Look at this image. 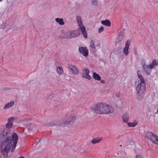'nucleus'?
I'll return each mask as SVG.
<instances>
[{
    "label": "nucleus",
    "instance_id": "6e6552de",
    "mask_svg": "<svg viewBox=\"0 0 158 158\" xmlns=\"http://www.w3.org/2000/svg\"><path fill=\"white\" fill-rule=\"evenodd\" d=\"M131 40H128L126 41L125 46L123 49V52L124 54L126 55H127L129 54L128 49L130 44Z\"/></svg>",
    "mask_w": 158,
    "mask_h": 158
},
{
    "label": "nucleus",
    "instance_id": "ddd939ff",
    "mask_svg": "<svg viewBox=\"0 0 158 158\" xmlns=\"http://www.w3.org/2000/svg\"><path fill=\"white\" fill-rule=\"evenodd\" d=\"M14 103L15 102L14 101H11L10 102L6 104L3 107V109H6L10 107L13 106L14 104Z\"/></svg>",
    "mask_w": 158,
    "mask_h": 158
},
{
    "label": "nucleus",
    "instance_id": "2eb2a0df",
    "mask_svg": "<svg viewBox=\"0 0 158 158\" xmlns=\"http://www.w3.org/2000/svg\"><path fill=\"white\" fill-rule=\"evenodd\" d=\"M93 77L95 80L98 81H100L101 80V77L100 75L95 72H94L93 73Z\"/></svg>",
    "mask_w": 158,
    "mask_h": 158
},
{
    "label": "nucleus",
    "instance_id": "4c0bfd02",
    "mask_svg": "<svg viewBox=\"0 0 158 158\" xmlns=\"http://www.w3.org/2000/svg\"><path fill=\"white\" fill-rule=\"evenodd\" d=\"M29 125L30 126L31 125H32V123H29Z\"/></svg>",
    "mask_w": 158,
    "mask_h": 158
},
{
    "label": "nucleus",
    "instance_id": "4be33fe9",
    "mask_svg": "<svg viewBox=\"0 0 158 158\" xmlns=\"http://www.w3.org/2000/svg\"><path fill=\"white\" fill-rule=\"evenodd\" d=\"M8 132L7 130L5 129L2 131L0 135L3 137H5L6 136H8Z\"/></svg>",
    "mask_w": 158,
    "mask_h": 158
},
{
    "label": "nucleus",
    "instance_id": "a19ab883",
    "mask_svg": "<svg viewBox=\"0 0 158 158\" xmlns=\"http://www.w3.org/2000/svg\"><path fill=\"white\" fill-rule=\"evenodd\" d=\"M2 0H0V2H1L2 1Z\"/></svg>",
    "mask_w": 158,
    "mask_h": 158
},
{
    "label": "nucleus",
    "instance_id": "2f4dec72",
    "mask_svg": "<svg viewBox=\"0 0 158 158\" xmlns=\"http://www.w3.org/2000/svg\"><path fill=\"white\" fill-rule=\"evenodd\" d=\"M55 65L56 66L57 68V67L60 66H61L59 63L57 61H56L55 62Z\"/></svg>",
    "mask_w": 158,
    "mask_h": 158
},
{
    "label": "nucleus",
    "instance_id": "7ed1b4c3",
    "mask_svg": "<svg viewBox=\"0 0 158 158\" xmlns=\"http://www.w3.org/2000/svg\"><path fill=\"white\" fill-rule=\"evenodd\" d=\"M93 110L97 114H104L112 113L114 110L112 107L102 103H98L93 109Z\"/></svg>",
    "mask_w": 158,
    "mask_h": 158
},
{
    "label": "nucleus",
    "instance_id": "f03ea898",
    "mask_svg": "<svg viewBox=\"0 0 158 158\" xmlns=\"http://www.w3.org/2000/svg\"><path fill=\"white\" fill-rule=\"evenodd\" d=\"M137 75L140 80V82L136 86V94L138 99L141 100L143 98L146 91V83L143 76L138 72Z\"/></svg>",
    "mask_w": 158,
    "mask_h": 158
},
{
    "label": "nucleus",
    "instance_id": "5701e85b",
    "mask_svg": "<svg viewBox=\"0 0 158 158\" xmlns=\"http://www.w3.org/2000/svg\"><path fill=\"white\" fill-rule=\"evenodd\" d=\"M57 71L59 74H62L63 73V70L61 66H60L57 67Z\"/></svg>",
    "mask_w": 158,
    "mask_h": 158
},
{
    "label": "nucleus",
    "instance_id": "aec40b11",
    "mask_svg": "<svg viewBox=\"0 0 158 158\" xmlns=\"http://www.w3.org/2000/svg\"><path fill=\"white\" fill-rule=\"evenodd\" d=\"M55 21L60 25L64 24V23L62 18H56L55 19Z\"/></svg>",
    "mask_w": 158,
    "mask_h": 158
},
{
    "label": "nucleus",
    "instance_id": "79ce46f5",
    "mask_svg": "<svg viewBox=\"0 0 158 158\" xmlns=\"http://www.w3.org/2000/svg\"><path fill=\"white\" fill-rule=\"evenodd\" d=\"M157 145H158V143L157 144Z\"/></svg>",
    "mask_w": 158,
    "mask_h": 158
},
{
    "label": "nucleus",
    "instance_id": "393cba45",
    "mask_svg": "<svg viewBox=\"0 0 158 158\" xmlns=\"http://www.w3.org/2000/svg\"><path fill=\"white\" fill-rule=\"evenodd\" d=\"M71 70L74 74H78V71L76 66H74Z\"/></svg>",
    "mask_w": 158,
    "mask_h": 158
},
{
    "label": "nucleus",
    "instance_id": "1a4fd4ad",
    "mask_svg": "<svg viewBox=\"0 0 158 158\" xmlns=\"http://www.w3.org/2000/svg\"><path fill=\"white\" fill-rule=\"evenodd\" d=\"M124 36V35L123 34V32L122 31H120L118 34V37L116 41V43H118L120 42L123 39Z\"/></svg>",
    "mask_w": 158,
    "mask_h": 158
},
{
    "label": "nucleus",
    "instance_id": "412c9836",
    "mask_svg": "<svg viewBox=\"0 0 158 158\" xmlns=\"http://www.w3.org/2000/svg\"><path fill=\"white\" fill-rule=\"evenodd\" d=\"M138 124V122L135 120L133 123H127V125L129 127H134Z\"/></svg>",
    "mask_w": 158,
    "mask_h": 158
},
{
    "label": "nucleus",
    "instance_id": "e433bc0d",
    "mask_svg": "<svg viewBox=\"0 0 158 158\" xmlns=\"http://www.w3.org/2000/svg\"><path fill=\"white\" fill-rule=\"evenodd\" d=\"M154 2V3L156 4V3L157 2L155 1V2Z\"/></svg>",
    "mask_w": 158,
    "mask_h": 158
},
{
    "label": "nucleus",
    "instance_id": "bb28decb",
    "mask_svg": "<svg viewBox=\"0 0 158 158\" xmlns=\"http://www.w3.org/2000/svg\"><path fill=\"white\" fill-rule=\"evenodd\" d=\"M90 46L92 48H93L94 49L95 48V46L94 45V41L93 40H91L90 41Z\"/></svg>",
    "mask_w": 158,
    "mask_h": 158
},
{
    "label": "nucleus",
    "instance_id": "20e7f679",
    "mask_svg": "<svg viewBox=\"0 0 158 158\" xmlns=\"http://www.w3.org/2000/svg\"><path fill=\"white\" fill-rule=\"evenodd\" d=\"M77 23L84 37L86 38L87 37V32L85 30V27L83 25L81 17L79 16H78L77 17Z\"/></svg>",
    "mask_w": 158,
    "mask_h": 158
},
{
    "label": "nucleus",
    "instance_id": "9b49d317",
    "mask_svg": "<svg viewBox=\"0 0 158 158\" xmlns=\"http://www.w3.org/2000/svg\"><path fill=\"white\" fill-rule=\"evenodd\" d=\"M143 68L146 73L148 75H150L151 72V69L148 65L143 64Z\"/></svg>",
    "mask_w": 158,
    "mask_h": 158
},
{
    "label": "nucleus",
    "instance_id": "a211bd4d",
    "mask_svg": "<svg viewBox=\"0 0 158 158\" xmlns=\"http://www.w3.org/2000/svg\"><path fill=\"white\" fill-rule=\"evenodd\" d=\"M58 125H60V121L59 120H58L55 122H51L48 124V125L49 126H54Z\"/></svg>",
    "mask_w": 158,
    "mask_h": 158
},
{
    "label": "nucleus",
    "instance_id": "9d476101",
    "mask_svg": "<svg viewBox=\"0 0 158 158\" xmlns=\"http://www.w3.org/2000/svg\"><path fill=\"white\" fill-rule=\"evenodd\" d=\"M75 120V116L74 114H73L71 117L70 119L67 120H65L64 122V124H71Z\"/></svg>",
    "mask_w": 158,
    "mask_h": 158
},
{
    "label": "nucleus",
    "instance_id": "dca6fc26",
    "mask_svg": "<svg viewBox=\"0 0 158 158\" xmlns=\"http://www.w3.org/2000/svg\"><path fill=\"white\" fill-rule=\"evenodd\" d=\"M158 65V62L156 60H154L152 61L151 64L148 65L150 69H152L154 66Z\"/></svg>",
    "mask_w": 158,
    "mask_h": 158
},
{
    "label": "nucleus",
    "instance_id": "b1692460",
    "mask_svg": "<svg viewBox=\"0 0 158 158\" xmlns=\"http://www.w3.org/2000/svg\"><path fill=\"white\" fill-rule=\"evenodd\" d=\"M153 133L152 132H148L145 133V136L148 139H152L151 137Z\"/></svg>",
    "mask_w": 158,
    "mask_h": 158
},
{
    "label": "nucleus",
    "instance_id": "c85d7f7f",
    "mask_svg": "<svg viewBox=\"0 0 158 158\" xmlns=\"http://www.w3.org/2000/svg\"><path fill=\"white\" fill-rule=\"evenodd\" d=\"M14 118L12 117L9 118L8 120V122L13 123Z\"/></svg>",
    "mask_w": 158,
    "mask_h": 158
},
{
    "label": "nucleus",
    "instance_id": "a878e982",
    "mask_svg": "<svg viewBox=\"0 0 158 158\" xmlns=\"http://www.w3.org/2000/svg\"><path fill=\"white\" fill-rule=\"evenodd\" d=\"M59 38L62 39H69V37L68 36V35H60L59 36Z\"/></svg>",
    "mask_w": 158,
    "mask_h": 158
},
{
    "label": "nucleus",
    "instance_id": "4468645a",
    "mask_svg": "<svg viewBox=\"0 0 158 158\" xmlns=\"http://www.w3.org/2000/svg\"><path fill=\"white\" fill-rule=\"evenodd\" d=\"M101 23L103 25L107 27H110L111 26V23L108 19H106L104 20H102Z\"/></svg>",
    "mask_w": 158,
    "mask_h": 158
},
{
    "label": "nucleus",
    "instance_id": "72a5a7b5",
    "mask_svg": "<svg viewBox=\"0 0 158 158\" xmlns=\"http://www.w3.org/2000/svg\"><path fill=\"white\" fill-rule=\"evenodd\" d=\"M136 158H142L141 157V156L140 155H139V154H137L136 156Z\"/></svg>",
    "mask_w": 158,
    "mask_h": 158
},
{
    "label": "nucleus",
    "instance_id": "f8f14e48",
    "mask_svg": "<svg viewBox=\"0 0 158 158\" xmlns=\"http://www.w3.org/2000/svg\"><path fill=\"white\" fill-rule=\"evenodd\" d=\"M151 138L152 139H150V140L152 141L155 144H157L158 143L156 142V141L158 142V136L156 135L153 134Z\"/></svg>",
    "mask_w": 158,
    "mask_h": 158
},
{
    "label": "nucleus",
    "instance_id": "58836bf2",
    "mask_svg": "<svg viewBox=\"0 0 158 158\" xmlns=\"http://www.w3.org/2000/svg\"><path fill=\"white\" fill-rule=\"evenodd\" d=\"M119 146H120V147H122V145H121V144H120V145H119Z\"/></svg>",
    "mask_w": 158,
    "mask_h": 158
},
{
    "label": "nucleus",
    "instance_id": "f257e3e1",
    "mask_svg": "<svg viewBox=\"0 0 158 158\" xmlns=\"http://www.w3.org/2000/svg\"><path fill=\"white\" fill-rule=\"evenodd\" d=\"M18 139V135L16 133L12 134L11 137H7L5 141L2 143L1 152L7 153L11 147V151L13 152L16 146Z\"/></svg>",
    "mask_w": 158,
    "mask_h": 158
},
{
    "label": "nucleus",
    "instance_id": "6ab92c4d",
    "mask_svg": "<svg viewBox=\"0 0 158 158\" xmlns=\"http://www.w3.org/2000/svg\"><path fill=\"white\" fill-rule=\"evenodd\" d=\"M123 121L125 123H127L128 120L129 116L127 113H125L122 117Z\"/></svg>",
    "mask_w": 158,
    "mask_h": 158
},
{
    "label": "nucleus",
    "instance_id": "39448f33",
    "mask_svg": "<svg viewBox=\"0 0 158 158\" xmlns=\"http://www.w3.org/2000/svg\"><path fill=\"white\" fill-rule=\"evenodd\" d=\"M80 28H78L75 31H72L71 32H67L66 33V35H68V36L69 37V39L76 37L78 36H79L80 35Z\"/></svg>",
    "mask_w": 158,
    "mask_h": 158
},
{
    "label": "nucleus",
    "instance_id": "423d86ee",
    "mask_svg": "<svg viewBox=\"0 0 158 158\" xmlns=\"http://www.w3.org/2000/svg\"><path fill=\"white\" fill-rule=\"evenodd\" d=\"M83 73L82 74V76L83 77L87 79L90 80L91 79V77L89 75V70L87 68H85L82 70Z\"/></svg>",
    "mask_w": 158,
    "mask_h": 158
},
{
    "label": "nucleus",
    "instance_id": "f3484780",
    "mask_svg": "<svg viewBox=\"0 0 158 158\" xmlns=\"http://www.w3.org/2000/svg\"><path fill=\"white\" fill-rule=\"evenodd\" d=\"M102 139L100 138H95L93 139L92 140V143L93 144H96L99 143L102 140Z\"/></svg>",
    "mask_w": 158,
    "mask_h": 158
},
{
    "label": "nucleus",
    "instance_id": "7c9ffc66",
    "mask_svg": "<svg viewBox=\"0 0 158 158\" xmlns=\"http://www.w3.org/2000/svg\"><path fill=\"white\" fill-rule=\"evenodd\" d=\"M98 1L97 0H93L92 2V4L93 5L97 6V5Z\"/></svg>",
    "mask_w": 158,
    "mask_h": 158
},
{
    "label": "nucleus",
    "instance_id": "cd10ccee",
    "mask_svg": "<svg viewBox=\"0 0 158 158\" xmlns=\"http://www.w3.org/2000/svg\"><path fill=\"white\" fill-rule=\"evenodd\" d=\"M13 126V123H7L6 124V127L7 128L9 129L11 128Z\"/></svg>",
    "mask_w": 158,
    "mask_h": 158
},
{
    "label": "nucleus",
    "instance_id": "0eeeda50",
    "mask_svg": "<svg viewBox=\"0 0 158 158\" xmlns=\"http://www.w3.org/2000/svg\"><path fill=\"white\" fill-rule=\"evenodd\" d=\"M79 52L83 56H87L88 55V50L86 47H80L79 48Z\"/></svg>",
    "mask_w": 158,
    "mask_h": 158
},
{
    "label": "nucleus",
    "instance_id": "ea45409f",
    "mask_svg": "<svg viewBox=\"0 0 158 158\" xmlns=\"http://www.w3.org/2000/svg\"><path fill=\"white\" fill-rule=\"evenodd\" d=\"M157 113H158V109H157Z\"/></svg>",
    "mask_w": 158,
    "mask_h": 158
},
{
    "label": "nucleus",
    "instance_id": "473e14b6",
    "mask_svg": "<svg viewBox=\"0 0 158 158\" xmlns=\"http://www.w3.org/2000/svg\"><path fill=\"white\" fill-rule=\"evenodd\" d=\"M74 66L72 65L71 64H69L68 65V68L70 70H71L72 69V68H73Z\"/></svg>",
    "mask_w": 158,
    "mask_h": 158
},
{
    "label": "nucleus",
    "instance_id": "c9c22d12",
    "mask_svg": "<svg viewBox=\"0 0 158 158\" xmlns=\"http://www.w3.org/2000/svg\"><path fill=\"white\" fill-rule=\"evenodd\" d=\"M40 140H41L40 139H38V140H38V141H36V143H38L39 142H40Z\"/></svg>",
    "mask_w": 158,
    "mask_h": 158
},
{
    "label": "nucleus",
    "instance_id": "f704fd0d",
    "mask_svg": "<svg viewBox=\"0 0 158 158\" xmlns=\"http://www.w3.org/2000/svg\"><path fill=\"white\" fill-rule=\"evenodd\" d=\"M100 82L102 84H104L105 83V81L104 80H102Z\"/></svg>",
    "mask_w": 158,
    "mask_h": 158
},
{
    "label": "nucleus",
    "instance_id": "c756f323",
    "mask_svg": "<svg viewBox=\"0 0 158 158\" xmlns=\"http://www.w3.org/2000/svg\"><path fill=\"white\" fill-rule=\"evenodd\" d=\"M104 30V28L103 27H101L99 28L98 30V32L99 33H100L101 32H102Z\"/></svg>",
    "mask_w": 158,
    "mask_h": 158
}]
</instances>
